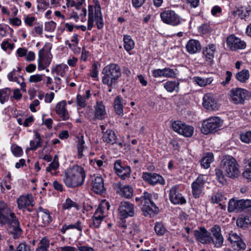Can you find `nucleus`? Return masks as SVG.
I'll return each instance as SVG.
<instances>
[{
	"label": "nucleus",
	"mask_w": 251,
	"mask_h": 251,
	"mask_svg": "<svg viewBox=\"0 0 251 251\" xmlns=\"http://www.w3.org/2000/svg\"><path fill=\"white\" fill-rule=\"evenodd\" d=\"M56 25V23L52 21L47 22L45 23V29L46 31L52 32L55 29Z\"/></svg>",
	"instance_id": "54"
},
{
	"label": "nucleus",
	"mask_w": 251,
	"mask_h": 251,
	"mask_svg": "<svg viewBox=\"0 0 251 251\" xmlns=\"http://www.w3.org/2000/svg\"><path fill=\"white\" fill-rule=\"evenodd\" d=\"M62 207L64 209H69L72 207L75 208L76 210H78L79 205L75 202L73 201L70 198L66 199L65 202L63 204Z\"/></svg>",
	"instance_id": "45"
},
{
	"label": "nucleus",
	"mask_w": 251,
	"mask_h": 251,
	"mask_svg": "<svg viewBox=\"0 0 251 251\" xmlns=\"http://www.w3.org/2000/svg\"><path fill=\"white\" fill-rule=\"evenodd\" d=\"M66 102L65 101L59 102L56 106V113L63 120H67L69 118V114L66 108Z\"/></svg>",
	"instance_id": "25"
},
{
	"label": "nucleus",
	"mask_w": 251,
	"mask_h": 251,
	"mask_svg": "<svg viewBox=\"0 0 251 251\" xmlns=\"http://www.w3.org/2000/svg\"><path fill=\"white\" fill-rule=\"evenodd\" d=\"M105 114V110L104 106L101 102H97L95 107V118L100 120H102L104 118Z\"/></svg>",
	"instance_id": "33"
},
{
	"label": "nucleus",
	"mask_w": 251,
	"mask_h": 251,
	"mask_svg": "<svg viewBox=\"0 0 251 251\" xmlns=\"http://www.w3.org/2000/svg\"><path fill=\"white\" fill-rule=\"evenodd\" d=\"M30 246L25 243H20L15 251H30Z\"/></svg>",
	"instance_id": "57"
},
{
	"label": "nucleus",
	"mask_w": 251,
	"mask_h": 251,
	"mask_svg": "<svg viewBox=\"0 0 251 251\" xmlns=\"http://www.w3.org/2000/svg\"><path fill=\"white\" fill-rule=\"evenodd\" d=\"M123 100L120 96H117L114 100V109L119 115L123 114Z\"/></svg>",
	"instance_id": "37"
},
{
	"label": "nucleus",
	"mask_w": 251,
	"mask_h": 251,
	"mask_svg": "<svg viewBox=\"0 0 251 251\" xmlns=\"http://www.w3.org/2000/svg\"><path fill=\"white\" fill-rule=\"evenodd\" d=\"M36 18L33 16H27L24 19L25 24L29 26H31L33 25L34 22Z\"/></svg>",
	"instance_id": "62"
},
{
	"label": "nucleus",
	"mask_w": 251,
	"mask_h": 251,
	"mask_svg": "<svg viewBox=\"0 0 251 251\" xmlns=\"http://www.w3.org/2000/svg\"><path fill=\"white\" fill-rule=\"evenodd\" d=\"M242 200V211L247 210L251 212V200Z\"/></svg>",
	"instance_id": "60"
},
{
	"label": "nucleus",
	"mask_w": 251,
	"mask_h": 251,
	"mask_svg": "<svg viewBox=\"0 0 251 251\" xmlns=\"http://www.w3.org/2000/svg\"><path fill=\"white\" fill-rule=\"evenodd\" d=\"M1 47L4 51H6L7 49L12 50L14 47V44L9 43L7 40H5L1 43Z\"/></svg>",
	"instance_id": "59"
},
{
	"label": "nucleus",
	"mask_w": 251,
	"mask_h": 251,
	"mask_svg": "<svg viewBox=\"0 0 251 251\" xmlns=\"http://www.w3.org/2000/svg\"><path fill=\"white\" fill-rule=\"evenodd\" d=\"M71 42L73 43L72 44L69 43L68 41L66 42V45H68L70 48H71L72 45L76 46L77 45L78 43L77 34H75L73 36L72 38L71 39Z\"/></svg>",
	"instance_id": "63"
},
{
	"label": "nucleus",
	"mask_w": 251,
	"mask_h": 251,
	"mask_svg": "<svg viewBox=\"0 0 251 251\" xmlns=\"http://www.w3.org/2000/svg\"><path fill=\"white\" fill-rule=\"evenodd\" d=\"M135 201L142 205L141 209L145 216L157 213L158 208L152 201L151 194L144 191L140 197H136Z\"/></svg>",
	"instance_id": "5"
},
{
	"label": "nucleus",
	"mask_w": 251,
	"mask_h": 251,
	"mask_svg": "<svg viewBox=\"0 0 251 251\" xmlns=\"http://www.w3.org/2000/svg\"><path fill=\"white\" fill-rule=\"evenodd\" d=\"M59 166V162H57L56 161H53L47 167L46 171L50 173L52 175H55V171L58 168Z\"/></svg>",
	"instance_id": "46"
},
{
	"label": "nucleus",
	"mask_w": 251,
	"mask_h": 251,
	"mask_svg": "<svg viewBox=\"0 0 251 251\" xmlns=\"http://www.w3.org/2000/svg\"><path fill=\"white\" fill-rule=\"evenodd\" d=\"M203 106L206 109L213 111L218 108L217 100L212 93H207L203 97Z\"/></svg>",
	"instance_id": "17"
},
{
	"label": "nucleus",
	"mask_w": 251,
	"mask_h": 251,
	"mask_svg": "<svg viewBox=\"0 0 251 251\" xmlns=\"http://www.w3.org/2000/svg\"><path fill=\"white\" fill-rule=\"evenodd\" d=\"M248 95V91L245 89L233 88L230 91V100L234 104H243Z\"/></svg>",
	"instance_id": "7"
},
{
	"label": "nucleus",
	"mask_w": 251,
	"mask_h": 251,
	"mask_svg": "<svg viewBox=\"0 0 251 251\" xmlns=\"http://www.w3.org/2000/svg\"><path fill=\"white\" fill-rule=\"evenodd\" d=\"M235 77L239 81L245 82L250 77L249 72L248 70H243L236 74Z\"/></svg>",
	"instance_id": "41"
},
{
	"label": "nucleus",
	"mask_w": 251,
	"mask_h": 251,
	"mask_svg": "<svg viewBox=\"0 0 251 251\" xmlns=\"http://www.w3.org/2000/svg\"><path fill=\"white\" fill-rule=\"evenodd\" d=\"M51 57L48 52L45 51V47L39 50L38 58V69L39 71L44 70L48 67L51 62Z\"/></svg>",
	"instance_id": "13"
},
{
	"label": "nucleus",
	"mask_w": 251,
	"mask_h": 251,
	"mask_svg": "<svg viewBox=\"0 0 251 251\" xmlns=\"http://www.w3.org/2000/svg\"><path fill=\"white\" fill-rule=\"evenodd\" d=\"M220 166L226 175L230 178H237L240 175L239 165L232 156H224L221 161Z\"/></svg>",
	"instance_id": "4"
},
{
	"label": "nucleus",
	"mask_w": 251,
	"mask_h": 251,
	"mask_svg": "<svg viewBox=\"0 0 251 251\" xmlns=\"http://www.w3.org/2000/svg\"><path fill=\"white\" fill-rule=\"evenodd\" d=\"M210 234V244L212 243L216 248H221L224 243V237L221 233V227L215 225L209 229Z\"/></svg>",
	"instance_id": "9"
},
{
	"label": "nucleus",
	"mask_w": 251,
	"mask_h": 251,
	"mask_svg": "<svg viewBox=\"0 0 251 251\" xmlns=\"http://www.w3.org/2000/svg\"><path fill=\"white\" fill-rule=\"evenodd\" d=\"M34 132L35 133V138L30 141L29 150L31 151H35L38 148L41 147L43 143V140L40 133L36 131H34Z\"/></svg>",
	"instance_id": "31"
},
{
	"label": "nucleus",
	"mask_w": 251,
	"mask_h": 251,
	"mask_svg": "<svg viewBox=\"0 0 251 251\" xmlns=\"http://www.w3.org/2000/svg\"><path fill=\"white\" fill-rule=\"evenodd\" d=\"M226 44L231 50L244 49L246 47V43L234 35L228 36L226 39Z\"/></svg>",
	"instance_id": "15"
},
{
	"label": "nucleus",
	"mask_w": 251,
	"mask_h": 251,
	"mask_svg": "<svg viewBox=\"0 0 251 251\" xmlns=\"http://www.w3.org/2000/svg\"><path fill=\"white\" fill-rule=\"evenodd\" d=\"M40 246L36 249V251H47L49 247V241L48 239L43 238L40 243Z\"/></svg>",
	"instance_id": "49"
},
{
	"label": "nucleus",
	"mask_w": 251,
	"mask_h": 251,
	"mask_svg": "<svg viewBox=\"0 0 251 251\" xmlns=\"http://www.w3.org/2000/svg\"><path fill=\"white\" fill-rule=\"evenodd\" d=\"M243 176L248 180H251V158L248 160L245 171L243 173Z\"/></svg>",
	"instance_id": "48"
},
{
	"label": "nucleus",
	"mask_w": 251,
	"mask_h": 251,
	"mask_svg": "<svg viewBox=\"0 0 251 251\" xmlns=\"http://www.w3.org/2000/svg\"><path fill=\"white\" fill-rule=\"evenodd\" d=\"M179 83L178 81H168L163 84V86L166 91L170 93H172L174 91L176 93L178 92L179 90Z\"/></svg>",
	"instance_id": "32"
},
{
	"label": "nucleus",
	"mask_w": 251,
	"mask_h": 251,
	"mask_svg": "<svg viewBox=\"0 0 251 251\" xmlns=\"http://www.w3.org/2000/svg\"><path fill=\"white\" fill-rule=\"evenodd\" d=\"M221 126L222 122L219 118L211 117L203 122L201 130L202 133L207 134L216 131Z\"/></svg>",
	"instance_id": "8"
},
{
	"label": "nucleus",
	"mask_w": 251,
	"mask_h": 251,
	"mask_svg": "<svg viewBox=\"0 0 251 251\" xmlns=\"http://www.w3.org/2000/svg\"><path fill=\"white\" fill-rule=\"evenodd\" d=\"M251 11L250 8H244L240 7L236 10L232 12V14L234 16H237L241 19H244L249 15V12Z\"/></svg>",
	"instance_id": "36"
},
{
	"label": "nucleus",
	"mask_w": 251,
	"mask_h": 251,
	"mask_svg": "<svg viewBox=\"0 0 251 251\" xmlns=\"http://www.w3.org/2000/svg\"><path fill=\"white\" fill-rule=\"evenodd\" d=\"M91 181L92 190L95 193L101 194L105 191L104 180L101 176H94L92 178Z\"/></svg>",
	"instance_id": "22"
},
{
	"label": "nucleus",
	"mask_w": 251,
	"mask_h": 251,
	"mask_svg": "<svg viewBox=\"0 0 251 251\" xmlns=\"http://www.w3.org/2000/svg\"><path fill=\"white\" fill-rule=\"evenodd\" d=\"M186 48L187 51L190 54H194L201 50V47L198 40H190L186 44Z\"/></svg>",
	"instance_id": "26"
},
{
	"label": "nucleus",
	"mask_w": 251,
	"mask_h": 251,
	"mask_svg": "<svg viewBox=\"0 0 251 251\" xmlns=\"http://www.w3.org/2000/svg\"><path fill=\"white\" fill-rule=\"evenodd\" d=\"M224 171L221 169H215V175L217 179L219 182L222 184H224L225 182V175L223 174Z\"/></svg>",
	"instance_id": "51"
},
{
	"label": "nucleus",
	"mask_w": 251,
	"mask_h": 251,
	"mask_svg": "<svg viewBox=\"0 0 251 251\" xmlns=\"http://www.w3.org/2000/svg\"><path fill=\"white\" fill-rule=\"evenodd\" d=\"M194 81L201 87H204L212 83L213 81V77L203 78L200 76H194L193 77Z\"/></svg>",
	"instance_id": "34"
},
{
	"label": "nucleus",
	"mask_w": 251,
	"mask_h": 251,
	"mask_svg": "<svg viewBox=\"0 0 251 251\" xmlns=\"http://www.w3.org/2000/svg\"><path fill=\"white\" fill-rule=\"evenodd\" d=\"M205 183L204 176H199L192 183L191 188L193 197L199 198L201 195Z\"/></svg>",
	"instance_id": "14"
},
{
	"label": "nucleus",
	"mask_w": 251,
	"mask_h": 251,
	"mask_svg": "<svg viewBox=\"0 0 251 251\" xmlns=\"http://www.w3.org/2000/svg\"><path fill=\"white\" fill-rule=\"evenodd\" d=\"M102 139L104 142L113 145L116 143L117 138L114 131L108 128L106 130L104 134L102 135Z\"/></svg>",
	"instance_id": "29"
},
{
	"label": "nucleus",
	"mask_w": 251,
	"mask_h": 251,
	"mask_svg": "<svg viewBox=\"0 0 251 251\" xmlns=\"http://www.w3.org/2000/svg\"><path fill=\"white\" fill-rule=\"evenodd\" d=\"M11 90L8 88L0 89V102L3 104L9 100Z\"/></svg>",
	"instance_id": "42"
},
{
	"label": "nucleus",
	"mask_w": 251,
	"mask_h": 251,
	"mask_svg": "<svg viewBox=\"0 0 251 251\" xmlns=\"http://www.w3.org/2000/svg\"><path fill=\"white\" fill-rule=\"evenodd\" d=\"M95 17L98 28L101 29L103 27L104 24L100 11V6L97 0L96 2L95 7Z\"/></svg>",
	"instance_id": "28"
},
{
	"label": "nucleus",
	"mask_w": 251,
	"mask_h": 251,
	"mask_svg": "<svg viewBox=\"0 0 251 251\" xmlns=\"http://www.w3.org/2000/svg\"><path fill=\"white\" fill-rule=\"evenodd\" d=\"M174 131L186 137H191L194 133V127L181 121H175L172 124Z\"/></svg>",
	"instance_id": "10"
},
{
	"label": "nucleus",
	"mask_w": 251,
	"mask_h": 251,
	"mask_svg": "<svg viewBox=\"0 0 251 251\" xmlns=\"http://www.w3.org/2000/svg\"><path fill=\"white\" fill-rule=\"evenodd\" d=\"M44 75L36 74L32 75L29 78V81L31 83H37L42 80L43 77Z\"/></svg>",
	"instance_id": "53"
},
{
	"label": "nucleus",
	"mask_w": 251,
	"mask_h": 251,
	"mask_svg": "<svg viewBox=\"0 0 251 251\" xmlns=\"http://www.w3.org/2000/svg\"><path fill=\"white\" fill-rule=\"evenodd\" d=\"M121 219L132 217L135 213L134 206L129 201H122L118 209Z\"/></svg>",
	"instance_id": "12"
},
{
	"label": "nucleus",
	"mask_w": 251,
	"mask_h": 251,
	"mask_svg": "<svg viewBox=\"0 0 251 251\" xmlns=\"http://www.w3.org/2000/svg\"><path fill=\"white\" fill-rule=\"evenodd\" d=\"M242 200L231 199L228 202V211L229 212L242 211Z\"/></svg>",
	"instance_id": "27"
},
{
	"label": "nucleus",
	"mask_w": 251,
	"mask_h": 251,
	"mask_svg": "<svg viewBox=\"0 0 251 251\" xmlns=\"http://www.w3.org/2000/svg\"><path fill=\"white\" fill-rule=\"evenodd\" d=\"M194 236L202 244H210V234L205 227H201L199 230L194 231Z\"/></svg>",
	"instance_id": "19"
},
{
	"label": "nucleus",
	"mask_w": 251,
	"mask_h": 251,
	"mask_svg": "<svg viewBox=\"0 0 251 251\" xmlns=\"http://www.w3.org/2000/svg\"><path fill=\"white\" fill-rule=\"evenodd\" d=\"M11 151L13 154L17 157L21 156L23 153L22 149L17 146H13L11 147Z\"/></svg>",
	"instance_id": "58"
},
{
	"label": "nucleus",
	"mask_w": 251,
	"mask_h": 251,
	"mask_svg": "<svg viewBox=\"0 0 251 251\" xmlns=\"http://www.w3.org/2000/svg\"><path fill=\"white\" fill-rule=\"evenodd\" d=\"M164 77H175L176 76V74L175 71L170 68H164Z\"/></svg>",
	"instance_id": "52"
},
{
	"label": "nucleus",
	"mask_w": 251,
	"mask_h": 251,
	"mask_svg": "<svg viewBox=\"0 0 251 251\" xmlns=\"http://www.w3.org/2000/svg\"><path fill=\"white\" fill-rule=\"evenodd\" d=\"M85 177L86 174L83 168L75 165L65 170L63 181L67 187L75 188L81 186Z\"/></svg>",
	"instance_id": "2"
},
{
	"label": "nucleus",
	"mask_w": 251,
	"mask_h": 251,
	"mask_svg": "<svg viewBox=\"0 0 251 251\" xmlns=\"http://www.w3.org/2000/svg\"><path fill=\"white\" fill-rule=\"evenodd\" d=\"M213 161V154L211 152H208L206 154L201 161V165L205 169H207L210 167V163Z\"/></svg>",
	"instance_id": "39"
},
{
	"label": "nucleus",
	"mask_w": 251,
	"mask_h": 251,
	"mask_svg": "<svg viewBox=\"0 0 251 251\" xmlns=\"http://www.w3.org/2000/svg\"><path fill=\"white\" fill-rule=\"evenodd\" d=\"M77 105L81 107H84L86 105V99L84 97L80 95H77Z\"/></svg>",
	"instance_id": "61"
},
{
	"label": "nucleus",
	"mask_w": 251,
	"mask_h": 251,
	"mask_svg": "<svg viewBox=\"0 0 251 251\" xmlns=\"http://www.w3.org/2000/svg\"><path fill=\"white\" fill-rule=\"evenodd\" d=\"M38 211L40 214V220H41L43 226L49 225L51 221V216L48 210L44 209L42 207L38 208Z\"/></svg>",
	"instance_id": "30"
},
{
	"label": "nucleus",
	"mask_w": 251,
	"mask_h": 251,
	"mask_svg": "<svg viewBox=\"0 0 251 251\" xmlns=\"http://www.w3.org/2000/svg\"><path fill=\"white\" fill-rule=\"evenodd\" d=\"M104 208L102 206H99L94 214V216L102 220L105 217L104 215Z\"/></svg>",
	"instance_id": "55"
},
{
	"label": "nucleus",
	"mask_w": 251,
	"mask_h": 251,
	"mask_svg": "<svg viewBox=\"0 0 251 251\" xmlns=\"http://www.w3.org/2000/svg\"><path fill=\"white\" fill-rule=\"evenodd\" d=\"M124 47L127 51H130L134 47V42L128 35H124Z\"/></svg>",
	"instance_id": "38"
},
{
	"label": "nucleus",
	"mask_w": 251,
	"mask_h": 251,
	"mask_svg": "<svg viewBox=\"0 0 251 251\" xmlns=\"http://www.w3.org/2000/svg\"><path fill=\"white\" fill-rule=\"evenodd\" d=\"M9 30L11 33L13 32V29L8 25H0V35L2 37H4L6 35V32Z\"/></svg>",
	"instance_id": "56"
},
{
	"label": "nucleus",
	"mask_w": 251,
	"mask_h": 251,
	"mask_svg": "<svg viewBox=\"0 0 251 251\" xmlns=\"http://www.w3.org/2000/svg\"><path fill=\"white\" fill-rule=\"evenodd\" d=\"M68 226V229H76L79 231L82 230V227L81 222L79 221H77L75 223L73 224H70L67 225Z\"/></svg>",
	"instance_id": "64"
},
{
	"label": "nucleus",
	"mask_w": 251,
	"mask_h": 251,
	"mask_svg": "<svg viewBox=\"0 0 251 251\" xmlns=\"http://www.w3.org/2000/svg\"><path fill=\"white\" fill-rule=\"evenodd\" d=\"M178 186H173L169 191V200L174 204H183L186 202L185 198L179 192Z\"/></svg>",
	"instance_id": "16"
},
{
	"label": "nucleus",
	"mask_w": 251,
	"mask_h": 251,
	"mask_svg": "<svg viewBox=\"0 0 251 251\" xmlns=\"http://www.w3.org/2000/svg\"><path fill=\"white\" fill-rule=\"evenodd\" d=\"M102 74V83L108 87H113L121 76V69L118 64L111 63L103 68Z\"/></svg>",
	"instance_id": "3"
},
{
	"label": "nucleus",
	"mask_w": 251,
	"mask_h": 251,
	"mask_svg": "<svg viewBox=\"0 0 251 251\" xmlns=\"http://www.w3.org/2000/svg\"><path fill=\"white\" fill-rule=\"evenodd\" d=\"M143 178L149 184L155 185L157 184H165V180L163 177L157 174L151 173H145L142 176Z\"/></svg>",
	"instance_id": "18"
},
{
	"label": "nucleus",
	"mask_w": 251,
	"mask_h": 251,
	"mask_svg": "<svg viewBox=\"0 0 251 251\" xmlns=\"http://www.w3.org/2000/svg\"><path fill=\"white\" fill-rule=\"evenodd\" d=\"M154 230L157 235L162 236L166 233L167 229L162 223L156 222L155 224Z\"/></svg>",
	"instance_id": "44"
},
{
	"label": "nucleus",
	"mask_w": 251,
	"mask_h": 251,
	"mask_svg": "<svg viewBox=\"0 0 251 251\" xmlns=\"http://www.w3.org/2000/svg\"><path fill=\"white\" fill-rule=\"evenodd\" d=\"M240 139L241 141L245 143H251V131H247L243 132L240 135Z\"/></svg>",
	"instance_id": "50"
},
{
	"label": "nucleus",
	"mask_w": 251,
	"mask_h": 251,
	"mask_svg": "<svg viewBox=\"0 0 251 251\" xmlns=\"http://www.w3.org/2000/svg\"><path fill=\"white\" fill-rule=\"evenodd\" d=\"M102 221V219L93 215L90 220V226L93 228H99Z\"/></svg>",
	"instance_id": "47"
},
{
	"label": "nucleus",
	"mask_w": 251,
	"mask_h": 251,
	"mask_svg": "<svg viewBox=\"0 0 251 251\" xmlns=\"http://www.w3.org/2000/svg\"><path fill=\"white\" fill-rule=\"evenodd\" d=\"M85 141L82 136L77 138V149L78 158H81L83 156V151L84 148Z\"/></svg>",
	"instance_id": "43"
},
{
	"label": "nucleus",
	"mask_w": 251,
	"mask_h": 251,
	"mask_svg": "<svg viewBox=\"0 0 251 251\" xmlns=\"http://www.w3.org/2000/svg\"><path fill=\"white\" fill-rule=\"evenodd\" d=\"M0 224L1 226L10 224V231L14 238H18L22 232L17 217L7 204L3 201H0Z\"/></svg>",
	"instance_id": "1"
},
{
	"label": "nucleus",
	"mask_w": 251,
	"mask_h": 251,
	"mask_svg": "<svg viewBox=\"0 0 251 251\" xmlns=\"http://www.w3.org/2000/svg\"><path fill=\"white\" fill-rule=\"evenodd\" d=\"M33 198L31 194L20 196L17 201L18 207L20 209H26L29 212H31V209L28 208L30 205H33Z\"/></svg>",
	"instance_id": "20"
},
{
	"label": "nucleus",
	"mask_w": 251,
	"mask_h": 251,
	"mask_svg": "<svg viewBox=\"0 0 251 251\" xmlns=\"http://www.w3.org/2000/svg\"><path fill=\"white\" fill-rule=\"evenodd\" d=\"M236 224L239 227L246 228L251 224V217L249 216L240 217L237 219Z\"/></svg>",
	"instance_id": "35"
},
{
	"label": "nucleus",
	"mask_w": 251,
	"mask_h": 251,
	"mask_svg": "<svg viewBox=\"0 0 251 251\" xmlns=\"http://www.w3.org/2000/svg\"><path fill=\"white\" fill-rule=\"evenodd\" d=\"M114 169L117 174L123 179L129 177L130 168L128 166H122L120 160H117L114 164Z\"/></svg>",
	"instance_id": "21"
},
{
	"label": "nucleus",
	"mask_w": 251,
	"mask_h": 251,
	"mask_svg": "<svg viewBox=\"0 0 251 251\" xmlns=\"http://www.w3.org/2000/svg\"><path fill=\"white\" fill-rule=\"evenodd\" d=\"M115 187L117 188V192L121 196L126 198L130 199L133 195V188L129 185H125L123 186L121 182H118L115 184Z\"/></svg>",
	"instance_id": "23"
},
{
	"label": "nucleus",
	"mask_w": 251,
	"mask_h": 251,
	"mask_svg": "<svg viewBox=\"0 0 251 251\" xmlns=\"http://www.w3.org/2000/svg\"><path fill=\"white\" fill-rule=\"evenodd\" d=\"M68 70V66L66 64H62L57 65L55 68L52 70V72H54L57 75L64 77Z\"/></svg>",
	"instance_id": "40"
},
{
	"label": "nucleus",
	"mask_w": 251,
	"mask_h": 251,
	"mask_svg": "<svg viewBox=\"0 0 251 251\" xmlns=\"http://www.w3.org/2000/svg\"><path fill=\"white\" fill-rule=\"evenodd\" d=\"M216 50V46L214 44L208 45V46L203 49V56L205 58V61L208 62V64H210L212 62Z\"/></svg>",
	"instance_id": "24"
},
{
	"label": "nucleus",
	"mask_w": 251,
	"mask_h": 251,
	"mask_svg": "<svg viewBox=\"0 0 251 251\" xmlns=\"http://www.w3.org/2000/svg\"><path fill=\"white\" fill-rule=\"evenodd\" d=\"M227 240L233 250L237 251H243L246 249V244L242 239L235 233L231 231L227 237Z\"/></svg>",
	"instance_id": "11"
},
{
	"label": "nucleus",
	"mask_w": 251,
	"mask_h": 251,
	"mask_svg": "<svg viewBox=\"0 0 251 251\" xmlns=\"http://www.w3.org/2000/svg\"><path fill=\"white\" fill-rule=\"evenodd\" d=\"M160 18L163 23L173 26H177L183 22V19L173 10H168L161 12Z\"/></svg>",
	"instance_id": "6"
}]
</instances>
